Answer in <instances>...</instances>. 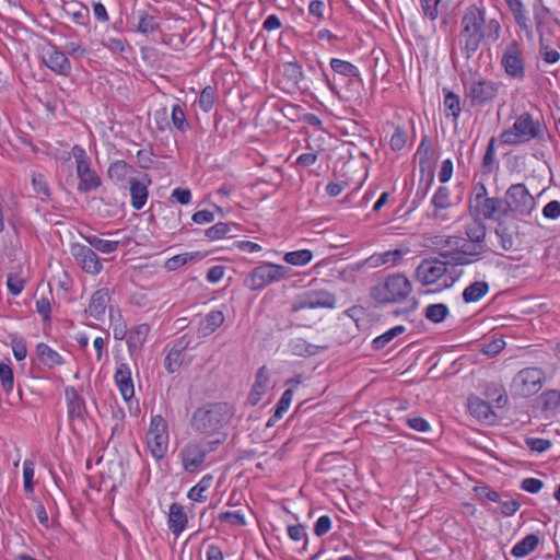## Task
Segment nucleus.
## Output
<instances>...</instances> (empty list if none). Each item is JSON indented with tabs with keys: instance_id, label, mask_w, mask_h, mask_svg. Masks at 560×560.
Instances as JSON below:
<instances>
[{
	"instance_id": "obj_46",
	"label": "nucleus",
	"mask_w": 560,
	"mask_h": 560,
	"mask_svg": "<svg viewBox=\"0 0 560 560\" xmlns=\"http://www.w3.org/2000/svg\"><path fill=\"white\" fill-rule=\"evenodd\" d=\"M282 73L293 84H298L303 78L302 68L298 62H284Z\"/></svg>"
},
{
	"instance_id": "obj_48",
	"label": "nucleus",
	"mask_w": 560,
	"mask_h": 560,
	"mask_svg": "<svg viewBox=\"0 0 560 560\" xmlns=\"http://www.w3.org/2000/svg\"><path fill=\"white\" fill-rule=\"evenodd\" d=\"M198 255L199 253H185L175 255L165 261V268L170 271H174L179 267L184 266L185 264H187L189 260H192Z\"/></svg>"
},
{
	"instance_id": "obj_5",
	"label": "nucleus",
	"mask_w": 560,
	"mask_h": 560,
	"mask_svg": "<svg viewBox=\"0 0 560 560\" xmlns=\"http://www.w3.org/2000/svg\"><path fill=\"white\" fill-rule=\"evenodd\" d=\"M544 381L545 373L540 368H526L515 375L512 387L517 395L529 397L541 389Z\"/></svg>"
},
{
	"instance_id": "obj_50",
	"label": "nucleus",
	"mask_w": 560,
	"mask_h": 560,
	"mask_svg": "<svg viewBox=\"0 0 560 560\" xmlns=\"http://www.w3.org/2000/svg\"><path fill=\"white\" fill-rule=\"evenodd\" d=\"M160 28V24L153 15L143 14L140 18L138 31L143 34L154 33Z\"/></svg>"
},
{
	"instance_id": "obj_47",
	"label": "nucleus",
	"mask_w": 560,
	"mask_h": 560,
	"mask_svg": "<svg viewBox=\"0 0 560 560\" xmlns=\"http://www.w3.org/2000/svg\"><path fill=\"white\" fill-rule=\"evenodd\" d=\"M214 101H215V90H214V88L208 85L201 91L199 100H198V105L205 113H208L212 109V107L214 105Z\"/></svg>"
},
{
	"instance_id": "obj_20",
	"label": "nucleus",
	"mask_w": 560,
	"mask_h": 560,
	"mask_svg": "<svg viewBox=\"0 0 560 560\" xmlns=\"http://www.w3.org/2000/svg\"><path fill=\"white\" fill-rule=\"evenodd\" d=\"M77 174L80 179L78 189L82 192L96 189L101 185V179L91 168L90 162L77 165Z\"/></svg>"
},
{
	"instance_id": "obj_13",
	"label": "nucleus",
	"mask_w": 560,
	"mask_h": 560,
	"mask_svg": "<svg viewBox=\"0 0 560 560\" xmlns=\"http://www.w3.org/2000/svg\"><path fill=\"white\" fill-rule=\"evenodd\" d=\"M518 220L514 215H502L497 218L495 235L500 240L503 250H511L514 247V238L518 235Z\"/></svg>"
},
{
	"instance_id": "obj_34",
	"label": "nucleus",
	"mask_w": 560,
	"mask_h": 560,
	"mask_svg": "<svg viewBox=\"0 0 560 560\" xmlns=\"http://www.w3.org/2000/svg\"><path fill=\"white\" fill-rule=\"evenodd\" d=\"M465 232L469 241L475 243L474 246L478 247L479 245H483L482 243L486 238L487 230L486 225L480 220H475L467 224Z\"/></svg>"
},
{
	"instance_id": "obj_4",
	"label": "nucleus",
	"mask_w": 560,
	"mask_h": 560,
	"mask_svg": "<svg viewBox=\"0 0 560 560\" xmlns=\"http://www.w3.org/2000/svg\"><path fill=\"white\" fill-rule=\"evenodd\" d=\"M465 12L486 44H493L500 38L501 25L497 19H487L485 10L475 4Z\"/></svg>"
},
{
	"instance_id": "obj_37",
	"label": "nucleus",
	"mask_w": 560,
	"mask_h": 560,
	"mask_svg": "<svg viewBox=\"0 0 560 560\" xmlns=\"http://www.w3.org/2000/svg\"><path fill=\"white\" fill-rule=\"evenodd\" d=\"M448 307L443 303L430 304L424 310V317L431 323H442L448 316Z\"/></svg>"
},
{
	"instance_id": "obj_42",
	"label": "nucleus",
	"mask_w": 560,
	"mask_h": 560,
	"mask_svg": "<svg viewBox=\"0 0 560 560\" xmlns=\"http://www.w3.org/2000/svg\"><path fill=\"white\" fill-rule=\"evenodd\" d=\"M66 397L68 399V411L71 417H81L83 402L78 394V392L73 388L66 389Z\"/></svg>"
},
{
	"instance_id": "obj_41",
	"label": "nucleus",
	"mask_w": 560,
	"mask_h": 560,
	"mask_svg": "<svg viewBox=\"0 0 560 560\" xmlns=\"http://www.w3.org/2000/svg\"><path fill=\"white\" fill-rule=\"evenodd\" d=\"M406 328L402 325L395 326L384 332L383 335L376 337L372 341V347L374 350H381L383 349L388 342H390L395 337L398 335L405 332Z\"/></svg>"
},
{
	"instance_id": "obj_51",
	"label": "nucleus",
	"mask_w": 560,
	"mask_h": 560,
	"mask_svg": "<svg viewBox=\"0 0 560 560\" xmlns=\"http://www.w3.org/2000/svg\"><path fill=\"white\" fill-rule=\"evenodd\" d=\"M450 195H451V192L447 187H444V186L439 187L432 198L433 206L438 209L448 208L451 206Z\"/></svg>"
},
{
	"instance_id": "obj_23",
	"label": "nucleus",
	"mask_w": 560,
	"mask_h": 560,
	"mask_svg": "<svg viewBox=\"0 0 560 560\" xmlns=\"http://www.w3.org/2000/svg\"><path fill=\"white\" fill-rule=\"evenodd\" d=\"M188 523L184 508L179 503H172L168 512V528L176 537L185 529Z\"/></svg>"
},
{
	"instance_id": "obj_8",
	"label": "nucleus",
	"mask_w": 560,
	"mask_h": 560,
	"mask_svg": "<svg viewBox=\"0 0 560 560\" xmlns=\"http://www.w3.org/2000/svg\"><path fill=\"white\" fill-rule=\"evenodd\" d=\"M415 159L418 161L421 175L428 176V183L421 194V198H424L434 178V167L439 159L438 149L432 144V142H420Z\"/></svg>"
},
{
	"instance_id": "obj_27",
	"label": "nucleus",
	"mask_w": 560,
	"mask_h": 560,
	"mask_svg": "<svg viewBox=\"0 0 560 560\" xmlns=\"http://www.w3.org/2000/svg\"><path fill=\"white\" fill-rule=\"evenodd\" d=\"M129 184L131 205L136 210H140L143 208L148 199L147 184L136 178L130 179Z\"/></svg>"
},
{
	"instance_id": "obj_21",
	"label": "nucleus",
	"mask_w": 560,
	"mask_h": 560,
	"mask_svg": "<svg viewBox=\"0 0 560 560\" xmlns=\"http://www.w3.org/2000/svg\"><path fill=\"white\" fill-rule=\"evenodd\" d=\"M478 211L487 220H495L498 217L504 215V199L502 198H483L480 203L476 205Z\"/></svg>"
},
{
	"instance_id": "obj_56",
	"label": "nucleus",
	"mask_w": 560,
	"mask_h": 560,
	"mask_svg": "<svg viewBox=\"0 0 560 560\" xmlns=\"http://www.w3.org/2000/svg\"><path fill=\"white\" fill-rule=\"evenodd\" d=\"M172 121L180 131H184L188 127L186 115L179 105H174L172 108Z\"/></svg>"
},
{
	"instance_id": "obj_1",
	"label": "nucleus",
	"mask_w": 560,
	"mask_h": 560,
	"mask_svg": "<svg viewBox=\"0 0 560 560\" xmlns=\"http://www.w3.org/2000/svg\"><path fill=\"white\" fill-rule=\"evenodd\" d=\"M233 410L225 402L207 404L192 413L190 425L199 434L219 435L221 430L231 421Z\"/></svg>"
},
{
	"instance_id": "obj_49",
	"label": "nucleus",
	"mask_w": 560,
	"mask_h": 560,
	"mask_svg": "<svg viewBox=\"0 0 560 560\" xmlns=\"http://www.w3.org/2000/svg\"><path fill=\"white\" fill-rule=\"evenodd\" d=\"M0 380H1L2 388L7 393H9L13 389V385H14L13 371H12V368L4 362L0 363Z\"/></svg>"
},
{
	"instance_id": "obj_54",
	"label": "nucleus",
	"mask_w": 560,
	"mask_h": 560,
	"mask_svg": "<svg viewBox=\"0 0 560 560\" xmlns=\"http://www.w3.org/2000/svg\"><path fill=\"white\" fill-rule=\"evenodd\" d=\"M129 166L125 161H117L108 168V176L112 179L121 180L126 177Z\"/></svg>"
},
{
	"instance_id": "obj_58",
	"label": "nucleus",
	"mask_w": 560,
	"mask_h": 560,
	"mask_svg": "<svg viewBox=\"0 0 560 560\" xmlns=\"http://www.w3.org/2000/svg\"><path fill=\"white\" fill-rule=\"evenodd\" d=\"M530 451L542 453L551 447V442L545 439L528 438L525 440Z\"/></svg>"
},
{
	"instance_id": "obj_12",
	"label": "nucleus",
	"mask_w": 560,
	"mask_h": 560,
	"mask_svg": "<svg viewBox=\"0 0 560 560\" xmlns=\"http://www.w3.org/2000/svg\"><path fill=\"white\" fill-rule=\"evenodd\" d=\"M512 132L516 137L527 138V140L542 139L544 125L538 119H534L530 114L523 113L516 118L512 128ZM509 133H511V131H505L502 135V138H504Z\"/></svg>"
},
{
	"instance_id": "obj_52",
	"label": "nucleus",
	"mask_w": 560,
	"mask_h": 560,
	"mask_svg": "<svg viewBox=\"0 0 560 560\" xmlns=\"http://www.w3.org/2000/svg\"><path fill=\"white\" fill-rule=\"evenodd\" d=\"M292 398H293V389L292 388L285 389L277 404V407H276V410L273 413V418H282L283 413L288 411V409L291 405Z\"/></svg>"
},
{
	"instance_id": "obj_17",
	"label": "nucleus",
	"mask_w": 560,
	"mask_h": 560,
	"mask_svg": "<svg viewBox=\"0 0 560 560\" xmlns=\"http://www.w3.org/2000/svg\"><path fill=\"white\" fill-rule=\"evenodd\" d=\"M115 383L125 400H130L135 395L131 371L126 363H120L114 375Z\"/></svg>"
},
{
	"instance_id": "obj_2",
	"label": "nucleus",
	"mask_w": 560,
	"mask_h": 560,
	"mask_svg": "<svg viewBox=\"0 0 560 560\" xmlns=\"http://www.w3.org/2000/svg\"><path fill=\"white\" fill-rule=\"evenodd\" d=\"M412 290L411 282L401 273L389 275L384 282L371 288V298L380 304L398 303L407 299Z\"/></svg>"
},
{
	"instance_id": "obj_30",
	"label": "nucleus",
	"mask_w": 560,
	"mask_h": 560,
	"mask_svg": "<svg viewBox=\"0 0 560 560\" xmlns=\"http://www.w3.org/2000/svg\"><path fill=\"white\" fill-rule=\"evenodd\" d=\"M489 291V285L486 281H475L468 285L463 292V300L465 303H474L479 301Z\"/></svg>"
},
{
	"instance_id": "obj_33",
	"label": "nucleus",
	"mask_w": 560,
	"mask_h": 560,
	"mask_svg": "<svg viewBox=\"0 0 560 560\" xmlns=\"http://www.w3.org/2000/svg\"><path fill=\"white\" fill-rule=\"evenodd\" d=\"M267 383H268L267 370H266V366H261L257 372L256 382L254 383L250 394H249L250 404L256 405L259 401L260 396L265 392Z\"/></svg>"
},
{
	"instance_id": "obj_14",
	"label": "nucleus",
	"mask_w": 560,
	"mask_h": 560,
	"mask_svg": "<svg viewBox=\"0 0 560 560\" xmlns=\"http://www.w3.org/2000/svg\"><path fill=\"white\" fill-rule=\"evenodd\" d=\"M71 254L85 272L91 275L101 272L102 262L91 247L81 244H72Z\"/></svg>"
},
{
	"instance_id": "obj_53",
	"label": "nucleus",
	"mask_w": 560,
	"mask_h": 560,
	"mask_svg": "<svg viewBox=\"0 0 560 560\" xmlns=\"http://www.w3.org/2000/svg\"><path fill=\"white\" fill-rule=\"evenodd\" d=\"M542 409L552 410L560 406V394L558 390H547L541 395Z\"/></svg>"
},
{
	"instance_id": "obj_55",
	"label": "nucleus",
	"mask_w": 560,
	"mask_h": 560,
	"mask_svg": "<svg viewBox=\"0 0 560 560\" xmlns=\"http://www.w3.org/2000/svg\"><path fill=\"white\" fill-rule=\"evenodd\" d=\"M494 142H489L482 159V171L485 174H490L494 170Z\"/></svg>"
},
{
	"instance_id": "obj_19",
	"label": "nucleus",
	"mask_w": 560,
	"mask_h": 560,
	"mask_svg": "<svg viewBox=\"0 0 560 560\" xmlns=\"http://www.w3.org/2000/svg\"><path fill=\"white\" fill-rule=\"evenodd\" d=\"M506 4L514 18L515 23L517 26L526 33L527 38L532 39L533 28L530 24V20L526 13L525 7L522 2V0H508Z\"/></svg>"
},
{
	"instance_id": "obj_22",
	"label": "nucleus",
	"mask_w": 560,
	"mask_h": 560,
	"mask_svg": "<svg viewBox=\"0 0 560 560\" xmlns=\"http://www.w3.org/2000/svg\"><path fill=\"white\" fill-rule=\"evenodd\" d=\"M109 303V293L107 289H100L93 293L90 300V304L85 313L91 317L100 320L106 311Z\"/></svg>"
},
{
	"instance_id": "obj_57",
	"label": "nucleus",
	"mask_w": 560,
	"mask_h": 560,
	"mask_svg": "<svg viewBox=\"0 0 560 560\" xmlns=\"http://www.w3.org/2000/svg\"><path fill=\"white\" fill-rule=\"evenodd\" d=\"M24 490L28 493L33 492V477L34 466L31 460H25L23 464Z\"/></svg>"
},
{
	"instance_id": "obj_40",
	"label": "nucleus",
	"mask_w": 560,
	"mask_h": 560,
	"mask_svg": "<svg viewBox=\"0 0 560 560\" xmlns=\"http://www.w3.org/2000/svg\"><path fill=\"white\" fill-rule=\"evenodd\" d=\"M326 347H320L316 345H312L302 338H298L292 342V351L295 355L300 357H310L318 353L320 349H325Z\"/></svg>"
},
{
	"instance_id": "obj_45",
	"label": "nucleus",
	"mask_w": 560,
	"mask_h": 560,
	"mask_svg": "<svg viewBox=\"0 0 560 560\" xmlns=\"http://www.w3.org/2000/svg\"><path fill=\"white\" fill-rule=\"evenodd\" d=\"M486 396L488 399H492L499 408L503 407L508 402V396L504 388L494 383L489 384L486 387Z\"/></svg>"
},
{
	"instance_id": "obj_18",
	"label": "nucleus",
	"mask_w": 560,
	"mask_h": 560,
	"mask_svg": "<svg viewBox=\"0 0 560 560\" xmlns=\"http://www.w3.org/2000/svg\"><path fill=\"white\" fill-rule=\"evenodd\" d=\"M183 465L186 470L194 471L206 458V450L200 444H188L182 452Z\"/></svg>"
},
{
	"instance_id": "obj_59",
	"label": "nucleus",
	"mask_w": 560,
	"mask_h": 560,
	"mask_svg": "<svg viewBox=\"0 0 560 560\" xmlns=\"http://www.w3.org/2000/svg\"><path fill=\"white\" fill-rule=\"evenodd\" d=\"M440 2L441 0H420L423 14L432 21L435 20L439 14L438 7Z\"/></svg>"
},
{
	"instance_id": "obj_60",
	"label": "nucleus",
	"mask_w": 560,
	"mask_h": 560,
	"mask_svg": "<svg viewBox=\"0 0 560 560\" xmlns=\"http://www.w3.org/2000/svg\"><path fill=\"white\" fill-rule=\"evenodd\" d=\"M230 231L228 223L219 222L206 231V236L210 240H218Z\"/></svg>"
},
{
	"instance_id": "obj_6",
	"label": "nucleus",
	"mask_w": 560,
	"mask_h": 560,
	"mask_svg": "<svg viewBox=\"0 0 560 560\" xmlns=\"http://www.w3.org/2000/svg\"><path fill=\"white\" fill-rule=\"evenodd\" d=\"M501 66L508 77L520 81L525 78L524 50L517 40L510 42L504 48Z\"/></svg>"
},
{
	"instance_id": "obj_43",
	"label": "nucleus",
	"mask_w": 560,
	"mask_h": 560,
	"mask_svg": "<svg viewBox=\"0 0 560 560\" xmlns=\"http://www.w3.org/2000/svg\"><path fill=\"white\" fill-rule=\"evenodd\" d=\"M86 241L93 248L104 254H110L115 252L119 246L118 241L103 240L94 235L88 236Z\"/></svg>"
},
{
	"instance_id": "obj_38",
	"label": "nucleus",
	"mask_w": 560,
	"mask_h": 560,
	"mask_svg": "<svg viewBox=\"0 0 560 560\" xmlns=\"http://www.w3.org/2000/svg\"><path fill=\"white\" fill-rule=\"evenodd\" d=\"M330 67L331 69L343 77L352 78V77H360V72L357 66L352 65L349 61L341 60L338 58H332L330 60Z\"/></svg>"
},
{
	"instance_id": "obj_15",
	"label": "nucleus",
	"mask_w": 560,
	"mask_h": 560,
	"mask_svg": "<svg viewBox=\"0 0 560 560\" xmlns=\"http://www.w3.org/2000/svg\"><path fill=\"white\" fill-rule=\"evenodd\" d=\"M467 243H464L462 248H457L453 252H441L439 256L443 258V261L453 266H465L475 261L474 257H479L485 253V245L474 246L471 249L466 248Z\"/></svg>"
},
{
	"instance_id": "obj_29",
	"label": "nucleus",
	"mask_w": 560,
	"mask_h": 560,
	"mask_svg": "<svg viewBox=\"0 0 560 560\" xmlns=\"http://www.w3.org/2000/svg\"><path fill=\"white\" fill-rule=\"evenodd\" d=\"M224 322V315L220 311H212L200 323L198 328L199 336L206 337L211 335Z\"/></svg>"
},
{
	"instance_id": "obj_31",
	"label": "nucleus",
	"mask_w": 560,
	"mask_h": 560,
	"mask_svg": "<svg viewBox=\"0 0 560 560\" xmlns=\"http://www.w3.org/2000/svg\"><path fill=\"white\" fill-rule=\"evenodd\" d=\"M36 352L40 362L49 368H54L62 363L61 355L46 343H38L36 347Z\"/></svg>"
},
{
	"instance_id": "obj_11",
	"label": "nucleus",
	"mask_w": 560,
	"mask_h": 560,
	"mask_svg": "<svg viewBox=\"0 0 560 560\" xmlns=\"http://www.w3.org/2000/svg\"><path fill=\"white\" fill-rule=\"evenodd\" d=\"M447 272L446 262L440 258H425L417 267L415 277L422 285L438 282Z\"/></svg>"
},
{
	"instance_id": "obj_26",
	"label": "nucleus",
	"mask_w": 560,
	"mask_h": 560,
	"mask_svg": "<svg viewBox=\"0 0 560 560\" xmlns=\"http://www.w3.org/2000/svg\"><path fill=\"white\" fill-rule=\"evenodd\" d=\"M150 331L148 324H140L136 326L129 334L127 345L130 354L140 351Z\"/></svg>"
},
{
	"instance_id": "obj_28",
	"label": "nucleus",
	"mask_w": 560,
	"mask_h": 560,
	"mask_svg": "<svg viewBox=\"0 0 560 560\" xmlns=\"http://www.w3.org/2000/svg\"><path fill=\"white\" fill-rule=\"evenodd\" d=\"M167 441L168 435L167 433L162 434H153V433H147V444L148 447L156 459L162 458L167 450Z\"/></svg>"
},
{
	"instance_id": "obj_25",
	"label": "nucleus",
	"mask_w": 560,
	"mask_h": 560,
	"mask_svg": "<svg viewBox=\"0 0 560 560\" xmlns=\"http://www.w3.org/2000/svg\"><path fill=\"white\" fill-rule=\"evenodd\" d=\"M468 409L470 415L479 420L489 421L494 417L490 404L475 395L468 397Z\"/></svg>"
},
{
	"instance_id": "obj_3",
	"label": "nucleus",
	"mask_w": 560,
	"mask_h": 560,
	"mask_svg": "<svg viewBox=\"0 0 560 560\" xmlns=\"http://www.w3.org/2000/svg\"><path fill=\"white\" fill-rule=\"evenodd\" d=\"M504 215H528L535 208V199L524 184H514L505 192Z\"/></svg>"
},
{
	"instance_id": "obj_24",
	"label": "nucleus",
	"mask_w": 560,
	"mask_h": 560,
	"mask_svg": "<svg viewBox=\"0 0 560 560\" xmlns=\"http://www.w3.org/2000/svg\"><path fill=\"white\" fill-rule=\"evenodd\" d=\"M43 60L50 70L59 74L67 75L71 70L68 57L61 51H50L47 56H43Z\"/></svg>"
},
{
	"instance_id": "obj_63",
	"label": "nucleus",
	"mask_w": 560,
	"mask_h": 560,
	"mask_svg": "<svg viewBox=\"0 0 560 560\" xmlns=\"http://www.w3.org/2000/svg\"><path fill=\"white\" fill-rule=\"evenodd\" d=\"M7 285L11 294L19 295L24 289V280L19 276L9 275Z\"/></svg>"
},
{
	"instance_id": "obj_35",
	"label": "nucleus",
	"mask_w": 560,
	"mask_h": 560,
	"mask_svg": "<svg viewBox=\"0 0 560 560\" xmlns=\"http://www.w3.org/2000/svg\"><path fill=\"white\" fill-rule=\"evenodd\" d=\"M188 342L182 346V348H177V346H173L165 358V368L170 373L176 372L183 363L184 355L183 351L187 348Z\"/></svg>"
},
{
	"instance_id": "obj_9",
	"label": "nucleus",
	"mask_w": 560,
	"mask_h": 560,
	"mask_svg": "<svg viewBox=\"0 0 560 560\" xmlns=\"http://www.w3.org/2000/svg\"><path fill=\"white\" fill-rule=\"evenodd\" d=\"M462 30L458 35L460 52L466 59H470L483 42L477 28L470 22L466 12L460 20Z\"/></svg>"
},
{
	"instance_id": "obj_64",
	"label": "nucleus",
	"mask_w": 560,
	"mask_h": 560,
	"mask_svg": "<svg viewBox=\"0 0 560 560\" xmlns=\"http://www.w3.org/2000/svg\"><path fill=\"white\" fill-rule=\"evenodd\" d=\"M542 214L548 219H558L560 217V202L558 200L548 202L542 209Z\"/></svg>"
},
{
	"instance_id": "obj_36",
	"label": "nucleus",
	"mask_w": 560,
	"mask_h": 560,
	"mask_svg": "<svg viewBox=\"0 0 560 560\" xmlns=\"http://www.w3.org/2000/svg\"><path fill=\"white\" fill-rule=\"evenodd\" d=\"M444 93V108L446 116H452L453 118H457L460 114V101L459 96L447 89H443Z\"/></svg>"
},
{
	"instance_id": "obj_44",
	"label": "nucleus",
	"mask_w": 560,
	"mask_h": 560,
	"mask_svg": "<svg viewBox=\"0 0 560 560\" xmlns=\"http://www.w3.org/2000/svg\"><path fill=\"white\" fill-rule=\"evenodd\" d=\"M313 258V254L308 249L289 252L284 255V261L294 266H304Z\"/></svg>"
},
{
	"instance_id": "obj_62",
	"label": "nucleus",
	"mask_w": 560,
	"mask_h": 560,
	"mask_svg": "<svg viewBox=\"0 0 560 560\" xmlns=\"http://www.w3.org/2000/svg\"><path fill=\"white\" fill-rule=\"evenodd\" d=\"M219 520L222 521V522H229L231 523L232 525H244L245 524V517L244 515L241 513V511H236V512H223L219 515Z\"/></svg>"
},
{
	"instance_id": "obj_10",
	"label": "nucleus",
	"mask_w": 560,
	"mask_h": 560,
	"mask_svg": "<svg viewBox=\"0 0 560 560\" xmlns=\"http://www.w3.org/2000/svg\"><path fill=\"white\" fill-rule=\"evenodd\" d=\"M336 298L332 293L324 290L310 291L300 296L291 306V312L296 313L306 308H334Z\"/></svg>"
},
{
	"instance_id": "obj_39",
	"label": "nucleus",
	"mask_w": 560,
	"mask_h": 560,
	"mask_svg": "<svg viewBox=\"0 0 560 560\" xmlns=\"http://www.w3.org/2000/svg\"><path fill=\"white\" fill-rule=\"evenodd\" d=\"M534 20L536 24V32L542 37V27L548 22L550 16V10L545 7L540 0L533 5Z\"/></svg>"
},
{
	"instance_id": "obj_32",
	"label": "nucleus",
	"mask_w": 560,
	"mask_h": 560,
	"mask_svg": "<svg viewBox=\"0 0 560 560\" xmlns=\"http://www.w3.org/2000/svg\"><path fill=\"white\" fill-rule=\"evenodd\" d=\"M539 544V538L535 534L525 536L512 549V555L516 558H522L530 553Z\"/></svg>"
},
{
	"instance_id": "obj_16",
	"label": "nucleus",
	"mask_w": 560,
	"mask_h": 560,
	"mask_svg": "<svg viewBox=\"0 0 560 560\" xmlns=\"http://www.w3.org/2000/svg\"><path fill=\"white\" fill-rule=\"evenodd\" d=\"M498 94V85L490 80H478L467 89L466 96L472 105H483L492 101Z\"/></svg>"
},
{
	"instance_id": "obj_7",
	"label": "nucleus",
	"mask_w": 560,
	"mask_h": 560,
	"mask_svg": "<svg viewBox=\"0 0 560 560\" xmlns=\"http://www.w3.org/2000/svg\"><path fill=\"white\" fill-rule=\"evenodd\" d=\"M290 268L283 265L264 262L250 273L252 289L259 290L271 282L280 281L289 276Z\"/></svg>"
},
{
	"instance_id": "obj_61",
	"label": "nucleus",
	"mask_w": 560,
	"mask_h": 560,
	"mask_svg": "<svg viewBox=\"0 0 560 560\" xmlns=\"http://www.w3.org/2000/svg\"><path fill=\"white\" fill-rule=\"evenodd\" d=\"M331 528V520L327 515L320 516L314 525V534L318 537L326 535Z\"/></svg>"
}]
</instances>
